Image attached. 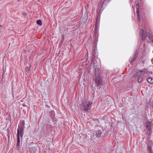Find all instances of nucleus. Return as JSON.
Listing matches in <instances>:
<instances>
[{
  "label": "nucleus",
  "instance_id": "412c9836",
  "mask_svg": "<svg viewBox=\"0 0 153 153\" xmlns=\"http://www.w3.org/2000/svg\"><path fill=\"white\" fill-rule=\"evenodd\" d=\"M152 61L153 62V59H152Z\"/></svg>",
  "mask_w": 153,
  "mask_h": 153
},
{
  "label": "nucleus",
  "instance_id": "6ab92c4d",
  "mask_svg": "<svg viewBox=\"0 0 153 153\" xmlns=\"http://www.w3.org/2000/svg\"><path fill=\"white\" fill-rule=\"evenodd\" d=\"M137 51H136L134 53V56L135 57V56L137 55Z\"/></svg>",
  "mask_w": 153,
  "mask_h": 153
},
{
  "label": "nucleus",
  "instance_id": "423d86ee",
  "mask_svg": "<svg viewBox=\"0 0 153 153\" xmlns=\"http://www.w3.org/2000/svg\"><path fill=\"white\" fill-rule=\"evenodd\" d=\"M139 72L140 76L142 75L145 74L146 75H148L152 73V72L149 71L146 69H144L141 71L139 70Z\"/></svg>",
  "mask_w": 153,
  "mask_h": 153
},
{
  "label": "nucleus",
  "instance_id": "20e7f679",
  "mask_svg": "<svg viewBox=\"0 0 153 153\" xmlns=\"http://www.w3.org/2000/svg\"><path fill=\"white\" fill-rule=\"evenodd\" d=\"M93 59L96 58L98 56V53L97 52V44H94V46L93 47Z\"/></svg>",
  "mask_w": 153,
  "mask_h": 153
},
{
  "label": "nucleus",
  "instance_id": "1a4fd4ad",
  "mask_svg": "<svg viewBox=\"0 0 153 153\" xmlns=\"http://www.w3.org/2000/svg\"><path fill=\"white\" fill-rule=\"evenodd\" d=\"M151 123L150 122H147L146 124V129L148 131H150L151 129Z\"/></svg>",
  "mask_w": 153,
  "mask_h": 153
},
{
  "label": "nucleus",
  "instance_id": "f03ea898",
  "mask_svg": "<svg viewBox=\"0 0 153 153\" xmlns=\"http://www.w3.org/2000/svg\"><path fill=\"white\" fill-rule=\"evenodd\" d=\"M23 129L22 126L20 127L19 126H18L17 128V142L16 146H19L20 145V138L22 139L23 135Z\"/></svg>",
  "mask_w": 153,
  "mask_h": 153
},
{
  "label": "nucleus",
  "instance_id": "9b49d317",
  "mask_svg": "<svg viewBox=\"0 0 153 153\" xmlns=\"http://www.w3.org/2000/svg\"><path fill=\"white\" fill-rule=\"evenodd\" d=\"M98 23V22L97 21V19L96 20L95 27V28L94 29L95 33H97L98 31V27L97 25Z\"/></svg>",
  "mask_w": 153,
  "mask_h": 153
},
{
  "label": "nucleus",
  "instance_id": "aec40b11",
  "mask_svg": "<svg viewBox=\"0 0 153 153\" xmlns=\"http://www.w3.org/2000/svg\"><path fill=\"white\" fill-rule=\"evenodd\" d=\"M1 30H2L1 27V26H0V32L1 31Z\"/></svg>",
  "mask_w": 153,
  "mask_h": 153
},
{
  "label": "nucleus",
  "instance_id": "dca6fc26",
  "mask_svg": "<svg viewBox=\"0 0 153 153\" xmlns=\"http://www.w3.org/2000/svg\"><path fill=\"white\" fill-rule=\"evenodd\" d=\"M135 57L133 56L132 58H131L129 59L130 62L131 63L133 62L135 59Z\"/></svg>",
  "mask_w": 153,
  "mask_h": 153
},
{
  "label": "nucleus",
  "instance_id": "39448f33",
  "mask_svg": "<svg viewBox=\"0 0 153 153\" xmlns=\"http://www.w3.org/2000/svg\"><path fill=\"white\" fill-rule=\"evenodd\" d=\"M102 134L101 131L100 130H97L94 131V132L93 133V137L94 139L96 137L99 138L101 137V135Z\"/></svg>",
  "mask_w": 153,
  "mask_h": 153
},
{
  "label": "nucleus",
  "instance_id": "4468645a",
  "mask_svg": "<svg viewBox=\"0 0 153 153\" xmlns=\"http://www.w3.org/2000/svg\"><path fill=\"white\" fill-rule=\"evenodd\" d=\"M138 77V78L137 80H138V82H141L143 80V77L142 76H140L139 77Z\"/></svg>",
  "mask_w": 153,
  "mask_h": 153
},
{
  "label": "nucleus",
  "instance_id": "f3484780",
  "mask_svg": "<svg viewBox=\"0 0 153 153\" xmlns=\"http://www.w3.org/2000/svg\"><path fill=\"white\" fill-rule=\"evenodd\" d=\"M37 23L39 25H42V21L41 20H39L37 21Z\"/></svg>",
  "mask_w": 153,
  "mask_h": 153
},
{
  "label": "nucleus",
  "instance_id": "f8f14e48",
  "mask_svg": "<svg viewBox=\"0 0 153 153\" xmlns=\"http://www.w3.org/2000/svg\"><path fill=\"white\" fill-rule=\"evenodd\" d=\"M147 81L150 84L153 83V79L152 78H149L147 79Z\"/></svg>",
  "mask_w": 153,
  "mask_h": 153
},
{
  "label": "nucleus",
  "instance_id": "7ed1b4c3",
  "mask_svg": "<svg viewBox=\"0 0 153 153\" xmlns=\"http://www.w3.org/2000/svg\"><path fill=\"white\" fill-rule=\"evenodd\" d=\"M91 102L86 101L82 103V108L83 110L87 111L91 107Z\"/></svg>",
  "mask_w": 153,
  "mask_h": 153
},
{
  "label": "nucleus",
  "instance_id": "2eb2a0df",
  "mask_svg": "<svg viewBox=\"0 0 153 153\" xmlns=\"http://www.w3.org/2000/svg\"><path fill=\"white\" fill-rule=\"evenodd\" d=\"M147 150L148 152H149V153H152V151L151 149V147L150 146H149L148 147Z\"/></svg>",
  "mask_w": 153,
  "mask_h": 153
},
{
  "label": "nucleus",
  "instance_id": "6e6552de",
  "mask_svg": "<svg viewBox=\"0 0 153 153\" xmlns=\"http://www.w3.org/2000/svg\"><path fill=\"white\" fill-rule=\"evenodd\" d=\"M106 0H101L100 2L98 4V8L99 10L102 8L103 5Z\"/></svg>",
  "mask_w": 153,
  "mask_h": 153
},
{
  "label": "nucleus",
  "instance_id": "f257e3e1",
  "mask_svg": "<svg viewBox=\"0 0 153 153\" xmlns=\"http://www.w3.org/2000/svg\"><path fill=\"white\" fill-rule=\"evenodd\" d=\"M94 65L95 71V81L97 85H102L103 83L101 79V77L100 76V73L99 72V67H97L98 65H97L95 63H94Z\"/></svg>",
  "mask_w": 153,
  "mask_h": 153
},
{
  "label": "nucleus",
  "instance_id": "0eeeda50",
  "mask_svg": "<svg viewBox=\"0 0 153 153\" xmlns=\"http://www.w3.org/2000/svg\"><path fill=\"white\" fill-rule=\"evenodd\" d=\"M133 76L134 77H138L140 76L139 70H134L133 73Z\"/></svg>",
  "mask_w": 153,
  "mask_h": 153
},
{
  "label": "nucleus",
  "instance_id": "a211bd4d",
  "mask_svg": "<svg viewBox=\"0 0 153 153\" xmlns=\"http://www.w3.org/2000/svg\"><path fill=\"white\" fill-rule=\"evenodd\" d=\"M149 39L151 41L152 44H153V37L152 36H149Z\"/></svg>",
  "mask_w": 153,
  "mask_h": 153
},
{
  "label": "nucleus",
  "instance_id": "9d476101",
  "mask_svg": "<svg viewBox=\"0 0 153 153\" xmlns=\"http://www.w3.org/2000/svg\"><path fill=\"white\" fill-rule=\"evenodd\" d=\"M136 13L137 14V17L138 19V20L139 21V22H140V16L139 15V5L138 4H136Z\"/></svg>",
  "mask_w": 153,
  "mask_h": 153
},
{
  "label": "nucleus",
  "instance_id": "ddd939ff",
  "mask_svg": "<svg viewBox=\"0 0 153 153\" xmlns=\"http://www.w3.org/2000/svg\"><path fill=\"white\" fill-rule=\"evenodd\" d=\"M141 31L142 32V40H145L146 36L144 33V31L143 29H141Z\"/></svg>",
  "mask_w": 153,
  "mask_h": 153
}]
</instances>
